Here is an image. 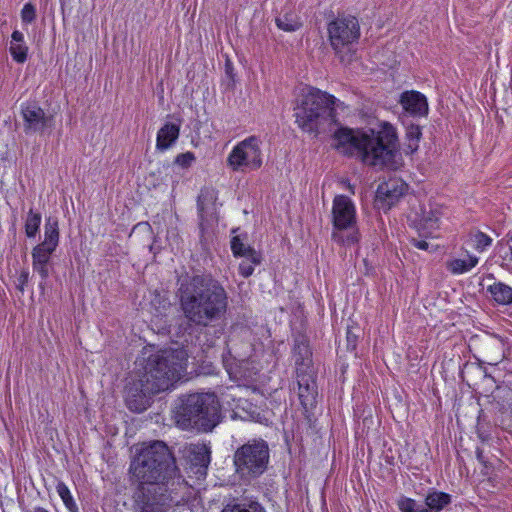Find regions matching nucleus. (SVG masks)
<instances>
[{"label": "nucleus", "mask_w": 512, "mask_h": 512, "mask_svg": "<svg viewBox=\"0 0 512 512\" xmlns=\"http://www.w3.org/2000/svg\"><path fill=\"white\" fill-rule=\"evenodd\" d=\"M335 97L311 88L297 100L294 108L295 122L304 132L330 134L335 148L342 153L356 156L365 165L375 168L397 169L401 154L396 129L383 123L378 130L353 131L342 127L334 108Z\"/></svg>", "instance_id": "1"}, {"label": "nucleus", "mask_w": 512, "mask_h": 512, "mask_svg": "<svg viewBox=\"0 0 512 512\" xmlns=\"http://www.w3.org/2000/svg\"><path fill=\"white\" fill-rule=\"evenodd\" d=\"M176 461L168 446L154 441L143 447L130 464L136 512H167L172 496L169 482L178 475Z\"/></svg>", "instance_id": "2"}, {"label": "nucleus", "mask_w": 512, "mask_h": 512, "mask_svg": "<svg viewBox=\"0 0 512 512\" xmlns=\"http://www.w3.org/2000/svg\"><path fill=\"white\" fill-rule=\"evenodd\" d=\"M187 353L183 349L159 350L143 358L137 378L126 387L125 402L133 412H143L151 397L170 389L186 369Z\"/></svg>", "instance_id": "3"}, {"label": "nucleus", "mask_w": 512, "mask_h": 512, "mask_svg": "<svg viewBox=\"0 0 512 512\" xmlns=\"http://www.w3.org/2000/svg\"><path fill=\"white\" fill-rule=\"evenodd\" d=\"M180 306L189 322L207 327L226 313L228 295L224 287L211 276L195 275L179 288Z\"/></svg>", "instance_id": "4"}, {"label": "nucleus", "mask_w": 512, "mask_h": 512, "mask_svg": "<svg viewBox=\"0 0 512 512\" xmlns=\"http://www.w3.org/2000/svg\"><path fill=\"white\" fill-rule=\"evenodd\" d=\"M175 421L183 430L212 431L221 422V410L214 393H194L182 400Z\"/></svg>", "instance_id": "5"}, {"label": "nucleus", "mask_w": 512, "mask_h": 512, "mask_svg": "<svg viewBox=\"0 0 512 512\" xmlns=\"http://www.w3.org/2000/svg\"><path fill=\"white\" fill-rule=\"evenodd\" d=\"M270 449L263 439H252L239 446L233 454L235 475L244 484L263 475L269 465Z\"/></svg>", "instance_id": "6"}, {"label": "nucleus", "mask_w": 512, "mask_h": 512, "mask_svg": "<svg viewBox=\"0 0 512 512\" xmlns=\"http://www.w3.org/2000/svg\"><path fill=\"white\" fill-rule=\"evenodd\" d=\"M59 244L58 221L48 218L44 226V240L32 250V267L42 279L40 286L49 277L51 256Z\"/></svg>", "instance_id": "7"}, {"label": "nucleus", "mask_w": 512, "mask_h": 512, "mask_svg": "<svg viewBox=\"0 0 512 512\" xmlns=\"http://www.w3.org/2000/svg\"><path fill=\"white\" fill-rule=\"evenodd\" d=\"M262 141L257 136H249L233 147L227 157V165L233 171H255L263 164Z\"/></svg>", "instance_id": "8"}, {"label": "nucleus", "mask_w": 512, "mask_h": 512, "mask_svg": "<svg viewBox=\"0 0 512 512\" xmlns=\"http://www.w3.org/2000/svg\"><path fill=\"white\" fill-rule=\"evenodd\" d=\"M328 38L331 47L336 54L355 41L360 36V27L358 20L354 16L342 15L328 23Z\"/></svg>", "instance_id": "9"}, {"label": "nucleus", "mask_w": 512, "mask_h": 512, "mask_svg": "<svg viewBox=\"0 0 512 512\" xmlns=\"http://www.w3.org/2000/svg\"><path fill=\"white\" fill-rule=\"evenodd\" d=\"M408 185L400 178H390L378 185L374 206L378 210L388 212L406 194Z\"/></svg>", "instance_id": "10"}, {"label": "nucleus", "mask_w": 512, "mask_h": 512, "mask_svg": "<svg viewBox=\"0 0 512 512\" xmlns=\"http://www.w3.org/2000/svg\"><path fill=\"white\" fill-rule=\"evenodd\" d=\"M21 115L24 121V131L26 134L44 133L45 130L52 127L53 117L36 103H27L21 108Z\"/></svg>", "instance_id": "11"}, {"label": "nucleus", "mask_w": 512, "mask_h": 512, "mask_svg": "<svg viewBox=\"0 0 512 512\" xmlns=\"http://www.w3.org/2000/svg\"><path fill=\"white\" fill-rule=\"evenodd\" d=\"M333 226L337 230L352 228L356 222L355 206L345 195H337L332 207Z\"/></svg>", "instance_id": "12"}, {"label": "nucleus", "mask_w": 512, "mask_h": 512, "mask_svg": "<svg viewBox=\"0 0 512 512\" xmlns=\"http://www.w3.org/2000/svg\"><path fill=\"white\" fill-rule=\"evenodd\" d=\"M298 398L302 407L308 411L316 405L318 395L314 372H296Z\"/></svg>", "instance_id": "13"}, {"label": "nucleus", "mask_w": 512, "mask_h": 512, "mask_svg": "<svg viewBox=\"0 0 512 512\" xmlns=\"http://www.w3.org/2000/svg\"><path fill=\"white\" fill-rule=\"evenodd\" d=\"M292 354L296 366V372H307L313 370L312 352L306 336L298 335L295 337Z\"/></svg>", "instance_id": "14"}, {"label": "nucleus", "mask_w": 512, "mask_h": 512, "mask_svg": "<svg viewBox=\"0 0 512 512\" xmlns=\"http://www.w3.org/2000/svg\"><path fill=\"white\" fill-rule=\"evenodd\" d=\"M400 103L404 110L413 116H425L428 114L427 99L420 92L406 91L402 93Z\"/></svg>", "instance_id": "15"}, {"label": "nucleus", "mask_w": 512, "mask_h": 512, "mask_svg": "<svg viewBox=\"0 0 512 512\" xmlns=\"http://www.w3.org/2000/svg\"><path fill=\"white\" fill-rule=\"evenodd\" d=\"M190 463L201 469H207L211 460L210 447L205 443H191L187 447Z\"/></svg>", "instance_id": "16"}, {"label": "nucleus", "mask_w": 512, "mask_h": 512, "mask_svg": "<svg viewBox=\"0 0 512 512\" xmlns=\"http://www.w3.org/2000/svg\"><path fill=\"white\" fill-rule=\"evenodd\" d=\"M180 127L174 123H165L157 133L156 148L165 151L170 148L179 137Z\"/></svg>", "instance_id": "17"}, {"label": "nucleus", "mask_w": 512, "mask_h": 512, "mask_svg": "<svg viewBox=\"0 0 512 512\" xmlns=\"http://www.w3.org/2000/svg\"><path fill=\"white\" fill-rule=\"evenodd\" d=\"M231 250L235 256L249 259L255 265H259L262 261L261 253L245 245L238 236L232 238Z\"/></svg>", "instance_id": "18"}, {"label": "nucleus", "mask_w": 512, "mask_h": 512, "mask_svg": "<svg viewBox=\"0 0 512 512\" xmlns=\"http://www.w3.org/2000/svg\"><path fill=\"white\" fill-rule=\"evenodd\" d=\"M278 28L287 32H293L302 25L299 16L291 7H285L282 13L276 18Z\"/></svg>", "instance_id": "19"}, {"label": "nucleus", "mask_w": 512, "mask_h": 512, "mask_svg": "<svg viewBox=\"0 0 512 512\" xmlns=\"http://www.w3.org/2000/svg\"><path fill=\"white\" fill-rule=\"evenodd\" d=\"M487 291L497 304L512 305V287L505 283L495 282L488 286Z\"/></svg>", "instance_id": "20"}, {"label": "nucleus", "mask_w": 512, "mask_h": 512, "mask_svg": "<svg viewBox=\"0 0 512 512\" xmlns=\"http://www.w3.org/2000/svg\"><path fill=\"white\" fill-rule=\"evenodd\" d=\"M478 257L467 255L465 258L453 259L447 262V269L453 274H463L478 264Z\"/></svg>", "instance_id": "21"}, {"label": "nucleus", "mask_w": 512, "mask_h": 512, "mask_svg": "<svg viewBox=\"0 0 512 512\" xmlns=\"http://www.w3.org/2000/svg\"><path fill=\"white\" fill-rule=\"evenodd\" d=\"M450 495L443 492H433L425 499L424 512H439L450 503Z\"/></svg>", "instance_id": "22"}, {"label": "nucleus", "mask_w": 512, "mask_h": 512, "mask_svg": "<svg viewBox=\"0 0 512 512\" xmlns=\"http://www.w3.org/2000/svg\"><path fill=\"white\" fill-rule=\"evenodd\" d=\"M422 136L419 125L411 124L406 128V143L404 151L406 154H413L418 150L419 142Z\"/></svg>", "instance_id": "23"}, {"label": "nucleus", "mask_w": 512, "mask_h": 512, "mask_svg": "<svg viewBox=\"0 0 512 512\" xmlns=\"http://www.w3.org/2000/svg\"><path fill=\"white\" fill-rule=\"evenodd\" d=\"M439 219H440V212L437 209H432L431 207L429 210L426 208H423V215L421 218V226L423 229H437L439 227Z\"/></svg>", "instance_id": "24"}, {"label": "nucleus", "mask_w": 512, "mask_h": 512, "mask_svg": "<svg viewBox=\"0 0 512 512\" xmlns=\"http://www.w3.org/2000/svg\"><path fill=\"white\" fill-rule=\"evenodd\" d=\"M41 214L35 213L31 209L27 215L25 220V234L28 238H33L39 231V227L41 224Z\"/></svg>", "instance_id": "25"}, {"label": "nucleus", "mask_w": 512, "mask_h": 512, "mask_svg": "<svg viewBox=\"0 0 512 512\" xmlns=\"http://www.w3.org/2000/svg\"><path fill=\"white\" fill-rule=\"evenodd\" d=\"M56 491L58 493V495L60 496V498L62 499L65 507L70 511V512H77L78 511V507L70 493V490L69 488L67 487V485L64 483V482H58L57 485H56Z\"/></svg>", "instance_id": "26"}, {"label": "nucleus", "mask_w": 512, "mask_h": 512, "mask_svg": "<svg viewBox=\"0 0 512 512\" xmlns=\"http://www.w3.org/2000/svg\"><path fill=\"white\" fill-rule=\"evenodd\" d=\"M222 512H265V510L259 503L250 502L248 504H227Z\"/></svg>", "instance_id": "27"}, {"label": "nucleus", "mask_w": 512, "mask_h": 512, "mask_svg": "<svg viewBox=\"0 0 512 512\" xmlns=\"http://www.w3.org/2000/svg\"><path fill=\"white\" fill-rule=\"evenodd\" d=\"M398 507L401 512H424L425 507L415 500L407 497H401L398 500Z\"/></svg>", "instance_id": "28"}, {"label": "nucleus", "mask_w": 512, "mask_h": 512, "mask_svg": "<svg viewBox=\"0 0 512 512\" xmlns=\"http://www.w3.org/2000/svg\"><path fill=\"white\" fill-rule=\"evenodd\" d=\"M9 50L17 63H24L27 60L28 47L24 43H11Z\"/></svg>", "instance_id": "29"}, {"label": "nucleus", "mask_w": 512, "mask_h": 512, "mask_svg": "<svg viewBox=\"0 0 512 512\" xmlns=\"http://www.w3.org/2000/svg\"><path fill=\"white\" fill-rule=\"evenodd\" d=\"M473 241L477 250L483 251L491 245L492 239L483 232L478 231L473 235Z\"/></svg>", "instance_id": "30"}, {"label": "nucleus", "mask_w": 512, "mask_h": 512, "mask_svg": "<svg viewBox=\"0 0 512 512\" xmlns=\"http://www.w3.org/2000/svg\"><path fill=\"white\" fill-rule=\"evenodd\" d=\"M195 161L194 153L188 151L176 156L174 163L182 168H189Z\"/></svg>", "instance_id": "31"}, {"label": "nucleus", "mask_w": 512, "mask_h": 512, "mask_svg": "<svg viewBox=\"0 0 512 512\" xmlns=\"http://www.w3.org/2000/svg\"><path fill=\"white\" fill-rule=\"evenodd\" d=\"M21 18L24 23H32L36 19V9L31 3H26L21 11Z\"/></svg>", "instance_id": "32"}, {"label": "nucleus", "mask_w": 512, "mask_h": 512, "mask_svg": "<svg viewBox=\"0 0 512 512\" xmlns=\"http://www.w3.org/2000/svg\"><path fill=\"white\" fill-rule=\"evenodd\" d=\"M255 266L249 259L244 258L239 265V272L243 277L247 278L253 274Z\"/></svg>", "instance_id": "33"}, {"label": "nucleus", "mask_w": 512, "mask_h": 512, "mask_svg": "<svg viewBox=\"0 0 512 512\" xmlns=\"http://www.w3.org/2000/svg\"><path fill=\"white\" fill-rule=\"evenodd\" d=\"M29 271L26 270V269H23L18 278H17V288L21 291V292H24V289H25V286L28 284L29 282Z\"/></svg>", "instance_id": "34"}, {"label": "nucleus", "mask_w": 512, "mask_h": 512, "mask_svg": "<svg viewBox=\"0 0 512 512\" xmlns=\"http://www.w3.org/2000/svg\"><path fill=\"white\" fill-rule=\"evenodd\" d=\"M346 338H347V349L351 350V351L355 350V348L357 346L358 335L353 332L352 327H348Z\"/></svg>", "instance_id": "35"}, {"label": "nucleus", "mask_w": 512, "mask_h": 512, "mask_svg": "<svg viewBox=\"0 0 512 512\" xmlns=\"http://www.w3.org/2000/svg\"><path fill=\"white\" fill-rule=\"evenodd\" d=\"M411 242L416 248H418L420 250H428L429 249V243L426 240L413 238Z\"/></svg>", "instance_id": "36"}, {"label": "nucleus", "mask_w": 512, "mask_h": 512, "mask_svg": "<svg viewBox=\"0 0 512 512\" xmlns=\"http://www.w3.org/2000/svg\"><path fill=\"white\" fill-rule=\"evenodd\" d=\"M11 38H12V42L11 43H24V36L18 30H15L12 33Z\"/></svg>", "instance_id": "37"}, {"label": "nucleus", "mask_w": 512, "mask_h": 512, "mask_svg": "<svg viewBox=\"0 0 512 512\" xmlns=\"http://www.w3.org/2000/svg\"><path fill=\"white\" fill-rule=\"evenodd\" d=\"M333 239L335 241H338V242H343V243H353L355 241H357V238L355 236H351V237H348L346 240H343L339 235L338 233L334 232L333 235H332Z\"/></svg>", "instance_id": "38"}, {"label": "nucleus", "mask_w": 512, "mask_h": 512, "mask_svg": "<svg viewBox=\"0 0 512 512\" xmlns=\"http://www.w3.org/2000/svg\"><path fill=\"white\" fill-rule=\"evenodd\" d=\"M23 512H50V511L42 506H34L31 508H24Z\"/></svg>", "instance_id": "39"}, {"label": "nucleus", "mask_w": 512, "mask_h": 512, "mask_svg": "<svg viewBox=\"0 0 512 512\" xmlns=\"http://www.w3.org/2000/svg\"><path fill=\"white\" fill-rule=\"evenodd\" d=\"M476 457H477L479 462L485 464L484 456H483V451L480 448H477V450H476Z\"/></svg>", "instance_id": "40"}, {"label": "nucleus", "mask_w": 512, "mask_h": 512, "mask_svg": "<svg viewBox=\"0 0 512 512\" xmlns=\"http://www.w3.org/2000/svg\"><path fill=\"white\" fill-rule=\"evenodd\" d=\"M226 67V73L232 78V64L230 61H227L225 64Z\"/></svg>", "instance_id": "41"}, {"label": "nucleus", "mask_w": 512, "mask_h": 512, "mask_svg": "<svg viewBox=\"0 0 512 512\" xmlns=\"http://www.w3.org/2000/svg\"><path fill=\"white\" fill-rule=\"evenodd\" d=\"M199 228H200V231H201V238H203L204 235H205V227H204L203 221L200 222Z\"/></svg>", "instance_id": "42"}, {"label": "nucleus", "mask_w": 512, "mask_h": 512, "mask_svg": "<svg viewBox=\"0 0 512 512\" xmlns=\"http://www.w3.org/2000/svg\"><path fill=\"white\" fill-rule=\"evenodd\" d=\"M198 210H199V212H200V216L202 217L203 205H202V203L200 202V200H198Z\"/></svg>", "instance_id": "43"}]
</instances>
